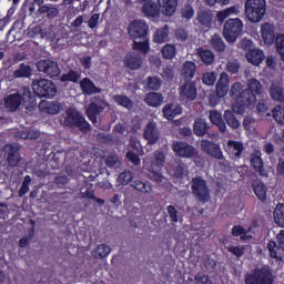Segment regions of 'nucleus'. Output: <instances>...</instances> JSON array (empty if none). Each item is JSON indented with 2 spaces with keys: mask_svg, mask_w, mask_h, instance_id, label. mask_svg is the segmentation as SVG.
Here are the masks:
<instances>
[{
  "mask_svg": "<svg viewBox=\"0 0 284 284\" xmlns=\"http://www.w3.org/2000/svg\"><path fill=\"white\" fill-rule=\"evenodd\" d=\"M129 34L132 37L133 50H139L145 54L150 50L148 40V24L142 20H135L129 26Z\"/></svg>",
  "mask_w": 284,
  "mask_h": 284,
  "instance_id": "obj_1",
  "label": "nucleus"
},
{
  "mask_svg": "<svg viewBox=\"0 0 284 284\" xmlns=\"http://www.w3.org/2000/svg\"><path fill=\"white\" fill-rule=\"evenodd\" d=\"M267 14V1L246 0L244 2V17L250 23H260Z\"/></svg>",
  "mask_w": 284,
  "mask_h": 284,
  "instance_id": "obj_2",
  "label": "nucleus"
},
{
  "mask_svg": "<svg viewBox=\"0 0 284 284\" xmlns=\"http://www.w3.org/2000/svg\"><path fill=\"white\" fill-rule=\"evenodd\" d=\"M62 125L65 128H71L72 130H80L83 134H88L90 132V123L85 121V118L81 112L77 111V109H68L62 115Z\"/></svg>",
  "mask_w": 284,
  "mask_h": 284,
  "instance_id": "obj_3",
  "label": "nucleus"
},
{
  "mask_svg": "<svg viewBox=\"0 0 284 284\" xmlns=\"http://www.w3.org/2000/svg\"><path fill=\"white\" fill-rule=\"evenodd\" d=\"M32 97V91H30L29 87H23L18 90L17 93L10 94L4 99V106L10 112H16L21 108V103H26V101H30Z\"/></svg>",
  "mask_w": 284,
  "mask_h": 284,
  "instance_id": "obj_4",
  "label": "nucleus"
},
{
  "mask_svg": "<svg viewBox=\"0 0 284 284\" xmlns=\"http://www.w3.org/2000/svg\"><path fill=\"white\" fill-rule=\"evenodd\" d=\"M243 34V21L239 18L229 19L223 27V37L231 45L236 43L240 36Z\"/></svg>",
  "mask_w": 284,
  "mask_h": 284,
  "instance_id": "obj_5",
  "label": "nucleus"
},
{
  "mask_svg": "<svg viewBox=\"0 0 284 284\" xmlns=\"http://www.w3.org/2000/svg\"><path fill=\"white\" fill-rule=\"evenodd\" d=\"M32 90L40 98L52 99V97H57V85L48 79L33 80Z\"/></svg>",
  "mask_w": 284,
  "mask_h": 284,
  "instance_id": "obj_6",
  "label": "nucleus"
},
{
  "mask_svg": "<svg viewBox=\"0 0 284 284\" xmlns=\"http://www.w3.org/2000/svg\"><path fill=\"white\" fill-rule=\"evenodd\" d=\"M191 190L193 196L200 201V203H207L210 201V187L207 181L203 178H193L191 181Z\"/></svg>",
  "mask_w": 284,
  "mask_h": 284,
  "instance_id": "obj_7",
  "label": "nucleus"
},
{
  "mask_svg": "<svg viewBox=\"0 0 284 284\" xmlns=\"http://www.w3.org/2000/svg\"><path fill=\"white\" fill-rule=\"evenodd\" d=\"M200 145L204 154L211 156V159L222 161L220 162V165H224V168H230V163L225 160V156H223V151L221 150V146L219 144L210 140H202Z\"/></svg>",
  "mask_w": 284,
  "mask_h": 284,
  "instance_id": "obj_8",
  "label": "nucleus"
},
{
  "mask_svg": "<svg viewBox=\"0 0 284 284\" xmlns=\"http://www.w3.org/2000/svg\"><path fill=\"white\" fill-rule=\"evenodd\" d=\"M272 282L270 268L255 270L254 273L245 275V284H272Z\"/></svg>",
  "mask_w": 284,
  "mask_h": 284,
  "instance_id": "obj_9",
  "label": "nucleus"
},
{
  "mask_svg": "<svg viewBox=\"0 0 284 284\" xmlns=\"http://www.w3.org/2000/svg\"><path fill=\"white\" fill-rule=\"evenodd\" d=\"M108 108V102L105 100L93 98L90 104L87 108V115L90 119L91 123L97 126V123L99 121L97 120V116L103 112Z\"/></svg>",
  "mask_w": 284,
  "mask_h": 284,
  "instance_id": "obj_10",
  "label": "nucleus"
},
{
  "mask_svg": "<svg viewBox=\"0 0 284 284\" xmlns=\"http://www.w3.org/2000/svg\"><path fill=\"white\" fill-rule=\"evenodd\" d=\"M37 69L39 72H43L50 79H54L61 74V69H59V63L54 60H40L37 62Z\"/></svg>",
  "mask_w": 284,
  "mask_h": 284,
  "instance_id": "obj_11",
  "label": "nucleus"
},
{
  "mask_svg": "<svg viewBox=\"0 0 284 284\" xmlns=\"http://www.w3.org/2000/svg\"><path fill=\"white\" fill-rule=\"evenodd\" d=\"M19 150H21V145L19 144L4 145L3 152L7 153L6 161L9 168H18L19 163H21V154H19Z\"/></svg>",
  "mask_w": 284,
  "mask_h": 284,
  "instance_id": "obj_12",
  "label": "nucleus"
},
{
  "mask_svg": "<svg viewBox=\"0 0 284 284\" xmlns=\"http://www.w3.org/2000/svg\"><path fill=\"white\" fill-rule=\"evenodd\" d=\"M172 150L176 156H181L182 159H192L196 153V149L194 146L183 141L173 142Z\"/></svg>",
  "mask_w": 284,
  "mask_h": 284,
  "instance_id": "obj_13",
  "label": "nucleus"
},
{
  "mask_svg": "<svg viewBox=\"0 0 284 284\" xmlns=\"http://www.w3.org/2000/svg\"><path fill=\"white\" fill-rule=\"evenodd\" d=\"M143 139L148 141L149 145H156V143H159V140L161 139V132L156 126V122L150 121L145 125L143 131Z\"/></svg>",
  "mask_w": 284,
  "mask_h": 284,
  "instance_id": "obj_14",
  "label": "nucleus"
},
{
  "mask_svg": "<svg viewBox=\"0 0 284 284\" xmlns=\"http://www.w3.org/2000/svg\"><path fill=\"white\" fill-rule=\"evenodd\" d=\"M179 92L180 99H182V101H195L197 97L196 82L185 81L181 84Z\"/></svg>",
  "mask_w": 284,
  "mask_h": 284,
  "instance_id": "obj_15",
  "label": "nucleus"
},
{
  "mask_svg": "<svg viewBox=\"0 0 284 284\" xmlns=\"http://www.w3.org/2000/svg\"><path fill=\"white\" fill-rule=\"evenodd\" d=\"M216 94L220 98L227 97L230 92V75L226 72H222L215 85Z\"/></svg>",
  "mask_w": 284,
  "mask_h": 284,
  "instance_id": "obj_16",
  "label": "nucleus"
},
{
  "mask_svg": "<svg viewBox=\"0 0 284 284\" xmlns=\"http://www.w3.org/2000/svg\"><path fill=\"white\" fill-rule=\"evenodd\" d=\"M277 242L278 245H276V242L274 241L268 242L267 250L272 258H277V261H280L281 256H278V250L284 252V230L277 234Z\"/></svg>",
  "mask_w": 284,
  "mask_h": 284,
  "instance_id": "obj_17",
  "label": "nucleus"
},
{
  "mask_svg": "<svg viewBox=\"0 0 284 284\" xmlns=\"http://www.w3.org/2000/svg\"><path fill=\"white\" fill-rule=\"evenodd\" d=\"M143 63V58L141 53L133 51L125 55L124 58V65L129 68V70H139Z\"/></svg>",
  "mask_w": 284,
  "mask_h": 284,
  "instance_id": "obj_18",
  "label": "nucleus"
},
{
  "mask_svg": "<svg viewBox=\"0 0 284 284\" xmlns=\"http://www.w3.org/2000/svg\"><path fill=\"white\" fill-rule=\"evenodd\" d=\"M38 14H40V17H44L49 21H52L60 14L59 7H57V4L44 3V6L38 8Z\"/></svg>",
  "mask_w": 284,
  "mask_h": 284,
  "instance_id": "obj_19",
  "label": "nucleus"
},
{
  "mask_svg": "<svg viewBox=\"0 0 284 284\" xmlns=\"http://www.w3.org/2000/svg\"><path fill=\"white\" fill-rule=\"evenodd\" d=\"M39 110L45 114H59L61 112V103L43 100L39 103Z\"/></svg>",
  "mask_w": 284,
  "mask_h": 284,
  "instance_id": "obj_20",
  "label": "nucleus"
},
{
  "mask_svg": "<svg viewBox=\"0 0 284 284\" xmlns=\"http://www.w3.org/2000/svg\"><path fill=\"white\" fill-rule=\"evenodd\" d=\"M196 19L203 28H212V23H214V13L207 9H201L197 11Z\"/></svg>",
  "mask_w": 284,
  "mask_h": 284,
  "instance_id": "obj_21",
  "label": "nucleus"
},
{
  "mask_svg": "<svg viewBox=\"0 0 284 284\" xmlns=\"http://www.w3.org/2000/svg\"><path fill=\"white\" fill-rule=\"evenodd\" d=\"M210 132V123L205 119L196 118L193 123V134L195 136H205Z\"/></svg>",
  "mask_w": 284,
  "mask_h": 284,
  "instance_id": "obj_22",
  "label": "nucleus"
},
{
  "mask_svg": "<svg viewBox=\"0 0 284 284\" xmlns=\"http://www.w3.org/2000/svg\"><path fill=\"white\" fill-rule=\"evenodd\" d=\"M170 165L175 179H183V176L187 174V165L183 163V160L174 159L171 161Z\"/></svg>",
  "mask_w": 284,
  "mask_h": 284,
  "instance_id": "obj_23",
  "label": "nucleus"
},
{
  "mask_svg": "<svg viewBox=\"0 0 284 284\" xmlns=\"http://www.w3.org/2000/svg\"><path fill=\"white\" fill-rule=\"evenodd\" d=\"M181 77L184 81H192L196 74V63L192 61H186L182 64V69L180 71Z\"/></svg>",
  "mask_w": 284,
  "mask_h": 284,
  "instance_id": "obj_24",
  "label": "nucleus"
},
{
  "mask_svg": "<svg viewBox=\"0 0 284 284\" xmlns=\"http://www.w3.org/2000/svg\"><path fill=\"white\" fill-rule=\"evenodd\" d=\"M270 97L273 101H277L278 103H284V88L281 82H272L270 87Z\"/></svg>",
  "mask_w": 284,
  "mask_h": 284,
  "instance_id": "obj_25",
  "label": "nucleus"
},
{
  "mask_svg": "<svg viewBox=\"0 0 284 284\" xmlns=\"http://www.w3.org/2000/svg\"><path fill=\"white\" fill-rule=\"evenodd\" d=\"M261 34L265 45H272V43H274V39H276V34L274 33V26L270 23L262 24Z\"/></svg>",
  "mask_w": 284,
  "mask_h": 284,
  "instance_id": "obj_26",
  "label": "nucleus"
},
{
  "mask_svg": "<svg viewBox=\"0 0 284 284\" xmlns=\"http://www.w3.org/2000/svg\"><path fill=\"white\" fill-rule=\"evenodd\" d=\"M246 60L252 65H261L265 61V53L261 49H252L246 53Z\"/></svg>",
  "mask_w": 284,
  "mask_h": 284,
  "instance_id": "obj_27",
  "label": "nucleus"
},
{
  "mask_svg": "<svg viewBox=\"0 0 284 284\" xmlns=\"http://www.w3.org/2000/svg\"><path fill=\"white\" fill-rule=\"evenodd\" d=\"M209 119L211 123H213V125H216V128H219L220 132H227V124H225V120L220 112L211 110L209 112Z\"/></svg>",
  "mask_w": 284,
  "mask_h": 284,
  "instance_id": "obj_28",
  "label": "nucleus"
},
{
  "mask_svg": "<svg viewBox=\"0 0 284 284\" xmlns=\"http://www.w3.org/2000/svg\"><path fill=\"white\" fill-rule=\"evenodd\" d=\"M239 103H242L245 108H250L256 103V95L248 89H244L239 99Z\"/></svg>",
  "mask_w": 284,
  "mask_h": 284,
  "instance_id": "obj_29",
  "label": "nucleus"
},
{
  "mask_svg": "<svg viewBox=\"0 0 284 284\" xmlns=\"http://www.w3.org/2000/svg\"><path fill=\"white\" fill-rule=\"evenodd\" d=\"M80 88L83 94H100L101 88L94 85V82L90 78H84L80 81Z\"/></svg>",
  "mask_w": 284,
  "mask_h": 284,
  "instance_id": "obj_30",
  "label": "nucleus"
},
{
  "mask_svg": "<svg viewBox=\"0 0 284 284\" xmlns=\"http://www.w3.org/2000/svg\"><path fill=\"white\" fill-rule=\"evenodd\" d=\"M225 125H229L231 130H239L241 128V121L236 119L234 111L225 110L223 114Z\"/></svg>",
  "mask_w": 284,
  "mask_h": 284,
  "instance_id": "obj_31",
  "label": "nucleus"
},
{
  "mask_svg": "<svg viewBox=\"0 0 284 284\" xmlns=\"http://www.w3.org/2000/svg\"><path fill=\"white\" fill-rule=\"evenodd\" d=\"M163 116L169 121H172L175 116H179L183 112V108L179 104H166L163 106Z\"/></svg>",
  "mask_w": 284,
  "mask_h": 284,
  "instance_id": "obj_32",
  "label": "nucleus"
},
{
  "mask_svg": "<svg viewBox=\"0 0 284 284\" xmlns=\"http://www.w3.org/2000/svg\"><path fill=\"white\" fill-rule=\"evenodd\" d=\"M150 164L153 170L154 168H158L159 170L165 168V153L163 151H154L150 158Z\"/></svg>",
  "mask_w": 284,
  "mask_h": 284,
  "instance_id": "obj_33",
  "label": "nucleus"
},
{
  "mask_svg": "<svg viewBox=\"0 0 284 284\" xmlns=\"http://www.w3.org/2000/svg\"><path fill=\"white\" fill-rule=\"evenodd\" d=\"M163 94L150 92L145 94L144 102L150 108H159L163 103Z\"/></svg>",
  "mask_w": 284,
  "mask_h": 284,
  "instance_id": "obj_34",
  "label": "nucleus"
},
{
  "mask_svg": "<svg viewBox=\"0 0 284 284\" xmlns=\"http://www.w3.org/2000/svg\"><path fill=\"white\" fill-rule=\"evenodd\" d=\"M196 54L200 57L202 63H205V65H212L214 63L215 55L212 50L199 48L196 49Z\"/></svg>",
  "mask_w": 284,
  "mask_h": 284,
  "instance_id": "obj_35",
  "label": "nucleus"
},
{
  "mask_svg": "<svg viewBox=\"0 0 284 284\" xmlns=\"http://www.w3.org/2000/svg\"><path fill=\"white\" fill-rule=\"evenodd\" d=\"M159 6L163 8V14L165 17H172L173 12H176V0H158Z\"/></svg>",
  "mask_w": 284,
  "mask_h": 284,
  "instance_id": "obj_36",
  "label": "nucleus"
},
{
  "mask_svg": "<svg viewBox=\"0 0 284 284\" xmlns=\"http://www.w3.org/2000/svg\"><path fill=\"white\" fill-rule=\"evenodd\" d=\"M210 45L215 52H225L227 44L220 34H213L210 40Z\"/></svg>",
  "mask_w": 284,
  "mask_h": 284,
  "instance_id": "obj_37",
  "label": "nucleus"
},
{
  "mask_svg": "<svg viewBox=\"0 0 284 284\" xmlns=\"http://www.w3.org/2000/svg\"><path fill=\"white\" fill-rule=\"evenodd\" d=\"M14 79H29L32 77V68L26 63H21L14 71H13Z\"/></svg>",
  "mask_w": 284,
  "mask_h": 284,
  "instance_id": "obj_38",
  "label": "nucleus"
},
{
  "mask_svg": "<svg viewBox=\"0 0 284 284\" xmlns=\"http://www.w3.org/2000/svg\"><path fill=\"white\" fill-rule=\"evenodd\" d=\"M251 165L260 174V176L267 178V170H265V166L263 165V159L260 158V155H254L251 159Z\"/></svg>",
  "mask_w": 284,
  "mask_h": 284,
  "instance_id": "obj_39",
  "label": "nucleus"
},
{
  "mask_svg": "<svg viewBox=\"0 0 284 284\" xmlns=\"http://www.w3.org/2000/svg\"><path fill=\"white\" fill-rule=\"evenodd\" d=\"M142 14L149 19H156V17H159V6L152 2H146L142 7Z\"/></svg>",
  "mask_w": 284,
  "mask_h": 284,
  "instance_id": "obj_40",
  "label": "nucleus"
},
{
  "mask_svg": "<svg viewBox=\"0 0 284 284\" xmlns=\"http://www.w3.org/2000/svg\"><path fill=\"white\" fill-rule=\"evenodd\" d=\"M14 136L17 139L34 140V139H39L40 133L37 130L22 129V130L16 131Z\"/></svg>",
  "mask_w": 284,
  "mask_h": 284,
  "instance_id": "obj_41",
  "label": "nucleus"
},
{
  "mask_svg": "<svg viewBox=\"0 0 284 284\" xmlns=\"http://www.w3.org/2000/svg\"><path fill=\"white\" fill-rule=\"evenodd\" d=\"M170 34V26L165 24L164 27L156 30L154 33L155 43H165Z\"/></svg>",
  "mask_w": 284,
  "mask_h": 284,
  "instance_id": "obj_42",
  "label": "nucleus"
},
{
  "mask_svg": "<svg viewBox=\"0 0 284 284\" xmlns=\"http://www.w3.org/2000/svg\"><path fill=\"white\" fill-rule=\"evenodd\" d=\"M227 146L235 159H241V154H243V151L245 150L243 143L231 140L227 142Z\"/></svg>",
  "mask_w": 284,
  "mask_h": 284,
  "instance_id": "obj_43",
  "label": "nucleus"
},
{
  "mask_svg": "<svg viewBox=\"0 0 284 284\" xmlns=\"http://www.w3.org/2000/svg\"><path fill=\"white\" fill-rule=\"evenodd\" d=\"M246 89H248L253 94H263V84L257 79L251 78L246 81Z\"/></svg>",
  "mask_w": 284,
  "mask_h": 284,
  "instance_id": "obj_44",
  "label": "nucleus"
},
{
  "mask_svg": "<svg viewBox=\"0 0 284 284\" xmlns=\"http://www.w3.org/2000/svg\"><path fill=\"white\" fill-rule=\"evenodd\" d=\"M110 252H112V247H110V245L100 244L92 251V256L94 258H105L109 256Z\"/></svg>",
  "mask_w": 284,
  "mask_h": 284,
  "instance_id": "obj_45",
  "label": "nucleus"
},
{
  "mask_svg": "<svg viewBox=\"0 0 284 284\" xmlns=\"http://www.w3.org/2000/svg\"><path fill=\"white\" fill-rule=\"evenodd\" d=\"M113 101H115L118 105L125 108V110H132V108H134V102L128 95H113Z\"/></svg>",
  "mask_w": 284,
  "mask_h": 284,
  "instance_id": "obj_46",
  "label": "nucleus"
},
{
  "mask_svg": "<svg viewBox=\"0 0 284 284\" xmlns=\"http://www.w3.org/2000/svg\"><path fill=\"white\" fill-rule=\"evenodd\" d=\"M274 223L280 227H284V204H277L273 212Z\"/></svg>",
  "mask_w": 284,
  "mask_h": 284,
  "instance_id": "obj_47",
  "label": "nucleus"
},
{
  "mask_svg": "<svg viewBox=\"0 0 284 284\" xmlns=\"http://www.w3.org/2000/svg\"><path fill=\"white\" fill-rule=\"evenodd\" d=\"M131 187L138 190V192H142V194H150L152 193V184L142 182L141 180H135L131 183Z\"/></svg>",
  "mask_w": 284,
  "mask_h": 284,
  "instance_id": "obj_48",
  "label": "nucleus"
},
{
  "mask_svg": "<svg viewBox=\"0 0 284 284\" xmlns=\"http://www.w3.org/2000/svg\"><path fill=\"white\" fill-rule=\"evenodd\" d=\"M239 12H241V11L239 10V7H236V6L226 8L224 10L217 12V14H216L217 21L223 22L231 14H239Z\"/></svg>",
  "mask_w": 284,
  "mask_h": 284,
  "instance_id": "obj_49",
  "label": "nucleus"
},
{
  "mask_svg": "<svg viewBox=\"0 0 284 284\" xmlns=\"http://www.w3.org/2000/svg\"><path fill=\"white\" fill-rule=\"evenodd\" d=\"M146 85L149 90H161V85H163V81L159 77H149L146 78Z\"/></svg>",
  "mask_w": 284,
  "mask_h": 284,
  "instance_id": "obj_50",
  "label": "nucleus"
},
{
  "mask_svg": "<svg viewBox=\"0 0 284 284\" xmlns=\"http://www.w3.org/2000/svg\"><path fill=\"white\" fill-rule=\"evenodd\" d=\"M79 79H81V72L74 70H70L61 77V81H71L72 83H79Z\"/></svg>",
  "mask_w": 284,
  "mask_h": 284,
  "instance_id": "obj_51",
  "label": "nucleus"
},
{
  "mask_svg": "<svg viewBox=\"0 0 284 284\" xmlns=\"http://www.w3.org/2000/svg\"><path fill=\"white\" fill-rule=\"evenodd\" d=\"M272 116L280 125H284V106L277 105L272 110Z\"/></svg>",
  "mask_w": 284,
  "mask_h": 284,
  "instance_id": "obj_52",
  "label": "nucleus"
},
{
  "mask_svg": "<svg viewBox=\"0 0 284 284\" xmlns=\"http://www.w3.org/2000/svg\"><path fill=\"white\" fill-rule=\"evenodd\" d=\"M254 192L260 201H265V199L267 197V186H265V184L263 183H257L254 186Z\"/></svg>",
  "mask_w": 284,
  "mask_h": 284,
  "instance_id": "obj_53",
  "label": "nucleus"
},
{
  "mask_svg": "<svg viewBox=\"0 0 284 284\" xmlns=\"http://www.w3.org/2000/svg\"><path fill=\"white\" fill-rule=\"evenodd\" d=\"M276 52L280 54L281 60L284 62V34L275 38Z\"/></svg>",
  "mask_w": 284,
  "mask_h": 284,
  "instance_id": "obj_54",
  "label": "nucleus"
},
{
  "mask_svg": "<svg viewBox=\"0 0 284 284\" xmlns=\"http://www.w3.org/2000/svg\"><path fill=\"white\" fill-rule=\"evenodd\" d=\"M132 171H124L119 174L118 183L119 185H128V183H132Z\"/></svg>",
  "mask_w": 284,
  "mask_h": 284,
  "instance_id": "obj_55",
  "label": "nucleus"
},
{
  "mask_svg": "<svg viewBox=\"0 0 284 284\" xmlns=\"http://www.w3.org/2000/svg\"><path fill=\"white\" fill-rule=\"evenodd\" d=\"M225 70L226 72H230V74H239V71L241 70V63H239V60L227 61Z\"/></svg>",
  "mask_w": 284,
  "mask_h": 284,
  "instance_id": "obj_56",
  "label": "nucleus"
},
{
  "mask_svg": "<svg viewBox=\"0 0 284 284\" xmlns=\"http://www.w3.org/2000/svg\"><path fill=\"white\" fill-rule=\"evenodd\" d=\"M202 83H204V85H214V83H216V72L211 71L204 73L202 75Z\"/></svg>",
  "mask_w": 284,
  "mask_h": 284,
  "instance_id": "obj_57",
  "label": "nucleus"
},
{
  "mask_svg": "<svg viewBox=\"0 0 284 284\" xmlns=\"http://www.w3.org/2000/svg\"><path fill=\"white\" fill-rule=\"evenodd\" d=\"M162 55L164 59H174L176 57V48L172 44H166L162 49Z\"/></svg>",
  "mask_w": 284,
  "mask_h": 284,
  "instance_id": "obj_58",
  "label": "nucleus"
},
{
  "mask_svg": "<svg viewBox=\"0 0 284 284\" xmlns=\"http://www.w3.org/2000/svg\"><path fill=\"white\" fill-rule=\"evenodd\" d=\"M150 181H153L154 183H158V185H164L165 184V176H163L161 173L151 171L149 173Z\"/></svg>",
  "mask_w": 284,
  "mask_h": 284,
  "instance_id": "obj_59",
  "label": "nucleus"
},
{
  "mask_svg": "<svg viewBox=\"0 0 284 284\" xmlns=\"http://www.w3.org/2000/svg\"><path fill=\"white\" fill-rule=\"evenodd\" d=\"M105 165L108 168H121V160L115 154L108 155L105 158Z\"/></svg>",
  "mask_w": 284,
  "mask_h": 284,
  "instance_id": "obj_60",
  "label": "nucleus"
},
{
  "mask_svg": "<svg viewBox=\"0 0 284 284\" xmlns=\"http://www.w3.org/2000/svg\"><path fill=\"white\" fill-rule=\"evenodd\" d=\"M162 79H165V81H174V77H176V73L174 72V68L166 67L162 70L161 73Z\"/></svg>",
  "mask_w": 284,
  "mask_h": 284,
  "instance_id": "obj_61",
  "label": "nucleus"
},
{
  "mask_svg": "<svg viewBox=\"0 0 284 284\" xmlns=\"http://www.w3.org/2000/svg\"><path fill=\"white\" fill-rule=\"evenodd\" d=\"M181 16L183 19H192V17H194V8H192L190 3L184 4V8L181 10Z\"/></svg>",
  "mask_w": 284,
  "mask_h": 284,
  "instance_id": "obj_62",
  "label": "nucleus"
},
{
  "mask_svg": "<svg viewBox=\"0 0 284 284\" xmlns=\"http://www.w3.org/2000/svg\"><path fill=\"white\" fill-rule=\"evenodd\" d=\"M231 95L234 97V99H237L241 97V92H243V84L241 82H235L231 87Z\"/></svg>",
  "mask_w": 284,
  "mask_h": 284,
  "instance_id": "obj_63",
  "label": "nucleus"
},
{
  "mask_svg": "<svg viewBox=\"0 0 284 284\" xmlns=\"http://www.w3.org/2000/svg\"><path fill=\"white\" fill-rule=\"evenodd\" d=\"M194 281L197 283V284H213L212 283V280H210V276L209 275H205L201 272L196 273L195 276H194Z\"/></svg>",
  "mask_w": 284,
  "mask_h": 284,
  "instance_id": "obj_64",
  "label": "nucleus"
}]
</instances>
